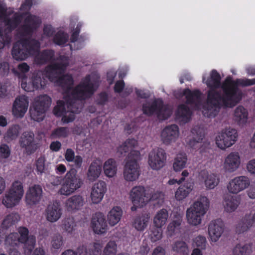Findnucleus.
Here are the masks:
<instances>
[{
  "instance_id": "e2e57ef3",
  "label": "nucleus",
  "mask_w": 255,
  "mask_h": 255,
  "mask_svg": "<svg viewBox=\"0 0 255 255\" xmlns=\"http://www.w3.org/2000/svg\"><path fill=\"white\" fill-rule=\"evenodd\" d=\"M29 69L30 67L26 63L23 62L18 65L17 71L15 73L21 79V82H22L23 78L26 77L25 76V74L27 73L29 71Z\"/></svg>"
},
{
  "instance_id": "79ce46f5",
  "label": "nucleus",
  "mask_w": 255,
  "mask_h": 255,
  "mask_svg": "<svg viewBox=\"0 0 255 255\" xmlns=\"http://www.w3.org/2000/svg\"><path fill=\"white\" fill-rule=\"evenodd\" d=\"M21 199L7 191L3 195L2 204L7 208H13L19 204Z\"/></svg>"
},
{
  "instance_id": "9d476101",
  "label": "nucleus",
  "mask_w": 255,
  "mask_h": 255,
  "mask_svg": "<svg viewBox=\"0 0 255 255\" xmlns=\"http://www.w3.org/2000/svg\"><path fill=\"white\" fill-rule=\"evenodd\" d=\"M140 156V153L136 151L128 156L123 171V177L126 181L133 182L138 179L140 167L137 161Z\"/></svg>"
},
{
  "instance_id": "09e8293b",
  "label": "nucleus",
  "mask_w": 255,
  "mask_h": 255,
  "mask_svg": "<svg viewBox=\"0 0 255 255\" xmlns=\"http://www.w3.org/2000/svg\"><path fill=\"white\" fill-rule=\"evenodd\" d=\"M7 191L22 199L24 195L23 185L20 181H15Z\"/></svg>"
},
{
  "instance_id": "ddd939ff",
  "label": "nucleus",
  "mask_w": 255,
  "mask_h": 255,
  "mask_svg": "<svg viewBox=\"0 0 255 255\" xmlns=\"http://www.w3.org/2000/svg\"><path fill=\"white\" fill-rule=\"evenodd\" d=\"M129 198L133 205L131 210L135 211L137 208L144 206L149 202L148 190L141 186H135L129 192Z\"/></svg>"
},
{
  "instance_id": "338daca9",
  "label": "nucleus",
  "mask_w": 255,
  "mask_h": 255,
  "mask_svg": "<svg viewBox=\"0 0 255 255\" xmlns=\"http://www.w3.org/2000/svg\"><path fill=\"white\" fill-rule=\"evenodd\" d=\"M246 169L250 174L255 176V158L250 160L247 163Z\"/></svg>"
},
{
  "instance_id": "4be33fe9",
  "label": "nucleus",
  "mask_w": 255,
  "mask_h": 255,
  "mask_svg": "<svg viewBox=\"0 0 255 255\" xmlns=\"http://www.w3.org/2000/svg\"><path fill=\"white\" fill-rule=\"evenodd\" d=\"M91 227L95 234L102 235L108 230V225L105 216L102 213H97L93 217Z\"/></svg>"
},
{
  "instance_id": "5fc2aeb1",
  "label": "nucleus",
  "mask_w": 255,
  "mask_h": 255,
  "mask_svg": "<svg viewBox=\"0 0 255 255\" xmlns=\"http://www.w3.org/2000/svg\"><path fill=\"white\" fill-rule=\"evenodd\" d=\"M69 133V130L67 128L59 127L52 131L51 136L53 138H65L68 136Z\"/></svg>"
},
{
  "instance_id": "a211bd4d",
  "label": "nucleus",
  "mask_w": 255,
  "mask_h": 255,
  "mask_svg": "<svg viewBox=\"0 0 255 255\" xmlns=\"http://www.w3.org/2000/svg\"><path fill=\"white\" fill-rule=\"evenodd\" d=\"M224 232V223L220 220L211 221L208 227L209 240L212 243H217Z\"/></svg>"
},
{
  "instance_id": "f257e3e1",
  "label": "nucleus",
  "mask_w": 255,
  "mask_h": 255,
  "mask_svg": "<svg viewBox=\"0 0 255 255\" xmlns=\"http://www.w3.org/2000/svg\"><path fill=\"white\" fill-rule=\"evenodd\" d=\"M68 64V57L60 56L44 71L34 72L30 79L23 78L21 83L22 88L27 92L43 88L46 84L45 78L60 86L63 100L57 101V105L53 109V113L57 117H62V121L64 123H69L74 120L75 114L79 113L82 108L81 100L92 95L100 83L99 74L93 73L83 78L74 89V80L71 75L61 76Z\"/></svg>"
},
{
  "instance_id": "13d9d810",
  "label": "nucleus",
  "mask_w": 255,
  "mask_h": 255,
  "mask_svg": "<svg viewBox=\"0 0 255 255\" xmlns=\"http://www.w3.org/2000/svg\"><path fill=\"white\" fill-rule=\"evenodd\" d=\"M35 166L38 174L45 173L48 170V165L45 163V159L44 157H40L36 160Z\"/></svg>"
},
{
  "instance_id": "69168bd1",
  "label": "nucleus",
  "mask_w": 255,
  "mask_h": 255,
  "mask_svg": "<svg viewBox=\"0 0 255 255\" xmlns=\"http://www.w3.org/2000/svg\"><path fill=\"white\" fill-rule=\"evenodd\" d=\"M10 154V149L8 145L6 144L0 145V157L2 158H8Z\"/></svg>"
},
{
  "instance_id": "e433bc0d",
  "label": "nucleus",
  "mask_w": 255,
  "mask_h": 255,
  "mask_svg": "<svg viewBox=\"0 0 255 255\" xmlns=\"http://www.w3.org/2000/svg\"><path fill=\"white\" fill-rule=\"evenodd\" d=\"M168 218V213L165 209L158 211L153 218V224L154 227L162 228L166 223Z\"/></svg>"
},
{
  "instance_id": "a878e982",
  "label": "nucleus",
  "mask_w": 255,
  "mask_h": 255,
  "mask_svg": "<svg viewBox=\"0 0 255 255\" xmlns=\"http://www.w3.org/2000/svg\"><path fill=\"white\" fill-rule=\"evenodd\" d=\"M62 214L60 205L58 202L50 204L45 210V216L46 220L51 223L57 222Z\"/></svg>"
},
{
  "instance_id": "473e14b6",
  "label": "nucleus",
  "mask_w": 255,
  "mask_h": 255,
  "mask_svg": "<svg viewBox=\"0 0 255 255\" xmlns=\"http://www.w3.org/2000/svg\"><path fill=\"white\" fill-rule=\"evenodd\" d=\"M150 217L148 214L136 216L133 220L132 226L138 232L143 231L148 226Z\"/></svg>"
},
{
  "instance_id": "de8ad7c7",
  "label": "nucleus",
  "mask_w": 255,
  "mask_h": 255,
  "mask_svg": "<svg viewBox=\"0 0 255 255\" xmlns=\"http://www.w3.org/2000/svg\"><path fill=\"white\" fill-rule=\"evenodd\" d=\"M103 248L102 242L96 241L90 244L87 247L86 255H101Z\"/></svg>"
},
{
  "instance_id": "6e6552de",
  "label": "nucleus",
  "mask_w": 255,
  "mask_h": 255,
  "mask_svg": "<svg viewBox=\"0 0 255 255\" xmlns=\"http://www.w3.org/2000/svg\"><path fill=\"white\" fill-rule=\"evenodd\" d=\"M17 231L10 233L6 237L5 244L12 247L17 246L19 243L23 244L25 250L30 252L35 247V237L33 235L29 236L28 230L25 227H20Z\"/></svg>"
},
{
  "instance_id": "49530a36",
  "label": "nucleus",
  "mask_w": 255,
  "mask_h": 255,
  "mask_svg": "<svg viewBox=\"0 0 255 255\" xmlns=\"http://www.w3.org/2000/svg\"><path fill=\"white\" fill-rule=\"evenodd\" d=\"M193 189L191 183H187L180 186L175 193V198L177 200L181 201L186 198Z\"/></svg>"
},
{
  "instance_id": "a19ab883",
  "label": "nucleus",
  "mask_w": 255,
  "mask_h": 255,
  "mask_svg": "<svg viewBox=\"0 0 255 255\" xmlns=\"http://www.w3.org/2000/svg\"><path fill=\"white\" fill-rule=\"evenodd\" d=\"M21 199L7 191L3 195L2 204L7 208H13L19 204Z\"/></svg>"
},
{
  "instance_id": "1a4fd4ad",
  "label": "nucleus",
  "mask_w": 255,
  "mask_h": 255,
  "mask_svg": "<svg viewBox=\"0 0 255 255\" xmlns=\"http://www.w3.org/2000/svg\"><path fill=\"white\" fill-rule=\"evenodd\" d=\"M83 184L82 179L74 169L69 170L64 176L58 193L61 195L69 196L80 188Z\"/></svg>"
},
{
  "instance_id": "39448f33",
  "label": "nucleus",
  "mask_w": 255,
  "mask_h": 255,
  "mask_svg": "<svg viewBox=\"0 0 255 255\" xmlns=\"http://www.w3.org/2000/svg\"><path fill=\"white\" fill-rule=\"evenodd\" d=\"M0 22L5 28L0 27V50L10 44L11 40L10 32L20 22V17L11 8L6 9L5 5L0 2Z\"/></svg>"
},
{
  "instance_id": "4c0bfd02",
  "label": "nucleus",
  "mask_w": 255,
  "mask_h": 255,
  "mask_svg": "<svg viewBox=\"0 0 255 255\" xmlns=\"http://www.w3.org/2000/svg\"><path fill=\"white\" fill-rule=\"evenodd\" d=\"M83 24L82 22H78V19L76 17L71 18L69 27L72 31L71 38L72 42H76L77 43L80 42V39H78V36Z\"/></svg>"
},
{
  "instance_id": "f704fd0d",
  "label": "nucleus",
  "mask_w": 255,
  "mask_h": 255,
  "mask_svg": "<svg viewBox=\"0 0 255 255\" xmlns=\"http://www.w3.org/2000/svg\"><path fill=\"white\" fill-rule=\"evenodd\" d=\"M123 215L122 209L118 206L113 207L107 214V220L109 225L114 226L121 220Z\"/></svg>"
},
{
  "instance_id": "7c9ffc66",
  "label": "nucleus",
  "mask_w": 255,
  "mask_h": 255,
  "mask_svg": "<svg viewBox=\"0 0 255 255\" xmlns=\"http://www.w3.org/2000/svg\"><path fill=\"white\" fill-rule=\"evenodd\" d=\"M202 180L206 188L208 190L214 189L220 182L218 175L213 173L204 172L202 175Z\"/></svg>"
},
{
  "instance_id": "b1692460",
  "label": "nucleus",
  "mask_w": 255,
  "mask_h": 255,
  "mask_svg": "<svg viewBox=\"0 0 255 255\" xmlns=\"http://www.w3.org/2000/svg\"><path fill=\"white\" fill-rule=\"evenodd\" d=\"M42 190L40 186L34 185L30 186L25 195L26 203L32 206L38 204L42 197Z\"/></svg>"
},
{
  "instance_id": "bb28decb",
  "label": "nucleus",
  "mask_w": 255,
  "mask_h": 255,
  "mask_svg": "<svg viewBox=\"0 0 255 255\" xmlns=\"http://www.w3.org/2000/svg\"><path fill=\"white\" fill-rule=\"evenodd\" d=\"M183 215L179 213L173 214L171 222L168 224L166 233L168 236L172 237L181 232Z\"/></svg>"
},
{
  "instance_id": "052dcab7",
  "label": "nucleus",
  "mask_w": 255,
  "mask_h": 255,
  "mask_svg": "<svg viewBox=\"0 0 255 255\" xmlns=\"http://www.w3.org/2000/svg\"><path fill=\"white\" fill-rule=\"evenodd\" d=\"M149 201H157L158 204H162L164 200V194L159 191H153L151 190L148 189Z\"/></svg>"
},
{
  "instance_id": "864d4df0",
  "label": "nucleus",
  "mask_w": 255,
  "mask_h": 255,
  "mask_svg": "<svg viewBox=\"0 0 255 255\" xmlns=\"http://www.w3.org/2000/svg\"><path fill=\"white\" fill-rule=\"evenodd\" d=\"M69 40V35L62 30H59L55 35L53 42L60 46L64 45Z\"/></svg>"
},
{
  "instance_id": "c85d7f7f",
  "label": "nucleus",
  "mask_w": 255,
  "mask_h": 255,
  "mask_svg": "<svg viewBox=\"0 0 255 255\" xmlns=\"http://www.w3.org/2000/svg\"><path fill=\"white\" fill-rule=\"evenodd\" d=\"M139 145L136 140L133 138L127 139L122 145L117 148V153L119 155H123L127 152H129L128 156H130L131 153L135 151L140 152Z\"/></svg>"
},
{
  "instance_id": "a18cd8bd",
  "label": "nucleus",
  "mask_w": 255,
  "mask_h": 255,
  "mask_svg": "<svg viewBox=\"0 0 255 255\" xmlns=\"http://www.w3.org/2000/svg\"><path fill=\"white\" fill-rule=\"evenodd\" d=\"M66 160L68 162H73L76 168H80L83 163V158L80 155H75L71 148H67L64 154Z\"/></svg>"
},
{
  "instance_id": "7ed1b4c3",
  "label": "nucleus",
  "mask_w": 255,
  "mask_h": 255,
  "mask_svg": "<svg viewBox=\"0 0 255 255\" xmlns=\"http://www.w3.org/2000/svg\"><path fill=\"white\" fill-rule=\"evenodd\" d=\"M221 76L216 70H212L208 75L204 74L202 77V82L210 88L207 92L206 103H202V96L203 94L198 90L193 91L189 89H179L174 92L175 97L181 100H186V102L192 105L196 109L202 111L203 114L209 118L215 117L219 112L220 109L225 108L223 104L216 106L213 102H210L209 99V92L211 90L220 93L221 97L224 96V92L222 90Z\"/></svg>"
},
{
  "instance_id": "c9c22d12",
  "label": "nucleus",
  "mask_w": 255,
  "mask_h": 255,
  "mask_svg": "<svg viewBox=\"0 0 255 255\" xmlns=\"http://www.w3.org/2000/svg\"><path fill=\"white\" fill-rule=\"evenodd\" d=\"M105 175L108 178L115 177L117 173V163L113 159H109L105 162L103 165Z\"/></svg>"
},
{
  "instance_id": "aec40b11",
  "label": "nucleus",
  "mask_w": 255,
  "mask_h": 255,
  "mask_svg": "<svg viewBox=\"0 0 255 255\" xmlns=\"http://www.w3.org/2000/svg\"><path fill=\"white\" fill-rule=\"evenodd\" d=\"M179 128L176 125L166 127L161 133V139L166 145H170L174 143L179 138Z\"/></svg>"
},
{
  "instance_id": "72a5a7b5",
  "label": "nucleus",
  "mask_w": 255,
  "mask_h": 255,
  "mask_svg": "<svg viewBox=\"0 0 255 255\" xmlns=\"http://www.w3.org/2000/svg\"><path fill=\"white\" fill-rule=\"evenodd\" d=\"M40 46L34 55V62L37 65H42L49 61L53 58L54 56V52L52 50H45L41 52H39Z\"/></svg>"
},
{
  "instance_id": "2f4dec72",
  "label": "nucleus",
  "mask_w": 255,
  "mask_h": 255,
  "mask_svg": "<svg viewBox=\"0 0 255 255\" xmlns=\"http://www.w3.org/2000/svg\"><path fill=\"white\" fill-rule=\"evenodd\" d=\"M176 118L180 123L185 124L189 121L191 113L189 108L185 104L179 105L175 112Z\"/></svg>"
},
{
  "instance_id": "cd10ccee",
  "label": "nucleus",
  "mask_w": 255,
  "mask_h": 255,
  "mask_svg": "<svg viewBox=\"0 0 255 255\" xmlns=\"http://www.w3.org/2000/svg\"><path fill=\"white\" fill-rule=\"evenodd\" d=\"M254 226H255V210H252L245 214L238 224L237 229L239 233H243Z\"/></svg>"
},
{
  "instance_id": "2eb2a0df",
  "label": "nucleus",
  "mask_w": 255,
  "mask_h": 255,
  "mask_svg": "<svg viewBox=\"0 0 255 255\" xmlns=\"http://www.w3.org/2000/svg\"><path fill=\"white\" fill-rule=\"evenodd\" d=\"M166 161V152L163 149L156 148L149 153L148 164L152 169L160 170L164 166Z\"/></svg>"
},
{
  "instance_id": "8fccbe9b",
  "label": "nucleus",
  "mask_w": 255,
  "mask_h": 255,
  "mask_svg": "<svg viewBox=\"0 0 255 255\" xmlns=\"http://www.w3.org/2000/svg\"><path fill=\"white\" fill-rule=\"evenodd\" d=\"M253 252L252 244L244 245H238L233 250L234 255H250Z\"/></svg>"
},
{
  "instance_id": "5701e85b",
  "label": "nucleus",
  "mask_w": 255,
  "mask_h": 255,
  "mask_svg": "<svg viewBox=\"0 0 255 255\" xmlns=\"http://www.w3.org/2000/svg\"><path fill=\"white\" fill-rule=\"evenodd\" d=\"M19 143L28 154L34 152L35 149L34 133L31 131L23 132L19 138Z\"/></svg>"
},
{
  "instance_id": "393cba45",
  "label": "nucleus",
  "mask_w": 255,
  "mask_h": 255,
  "mask_svg": "<svg viewBox=\"0 0 255 255\" xmlns=\"http://www.w3.org/2000/svg\"><path fill=\"white\" fill-rule=\"evenodd\" d=\"M85 203L83 196L80 195H75L65 201L64 207L69 212H75L81 210Z\"/></svg>"
},
{
  "instance_id": "0e129e2a",
  "label": "nucleus",
  "mask_w": 255,
  "mask_h": 255,
  "mask_svg": "<svg viewBox=\"0 0 255 255\" xmlns=\"http://www.w3.org/2000/svg\"><path fill=\"white\" fill-rule=\"evenodd\" d=\"M162 228L153 227L151 230L150 237L152 242H156L160 240L162 237Z\"/></svg>"
},
{
  "instance_id": "9b49d317",
  "label": "nucleus",
  "mask_w": 255,
  "mask_h": 255,
  "mask_svg": "<svg viewBox=\"0 0 255 255\" xmlns=\"http://www.w3.org/2000/svg\"><path fill=\"white\" fill-rule=\"evenodd\" d=\"M51 104V99L46 95L36 97L30 108V114L34 121L40 122L43 120L45 112Z\"/></svg>"
},
{
  "instance_id": "603ef678",
  "label": "nucleus",
  "mask_w": 255,
  "mask_h": 255,
  "mask_svg": "<svg viewBox=\"0 0 255 255\" xmlns=\"http://www.w3.org/2000/svg\"><path fill=\"white\" fill-rule=\"evenodd\" d=\"M172 250L177 253L185 255L189 252V248L186 242L183 241H177L172 246Z\"/></svg>"
},
{
  "instance_id": "423d86ee",
  "label": "nucleus",
  "mask_w": 255,
  "mask_h": 255,
  "mask_svg": "<svg viewBox=\"0 0 255 255\" xmlns=\"http://www.w3.org/2000/svg\"><path fill=\"white\" fill-rule=\"evenodd\" d=\"M210 205L208 198L205 196L199 197L186 211V220L187 224L191 227H198L202 223L205 215L207 213Z\"/></svg>"
},
{
  "instance_id": "6e6d98bb",
  "label": "nucleus",
  "mask_w": 255,
  "mask_h": 255,
  "mask_svg": "<svg viewBox=\"0 0 255 255\" xmlns=\"http://www.w3.org/2000/svg\"><path fill=\"white\" fill-rule=\"evenodd\" d=\"M64 240L63 236L60 233L53 235L51 241V246L54 249H59L63 246Z\"/></svg>"
},
{
  "instance_id": "c03bdc74",
  "label": "nucleus",
  "mask_w": 255,
  "mask_h": 255,
  "mask_svg": "<svg viewBox=\"0 0 255 255\" xmlns=\"http://www.w3.org/2000/svg\"><path fill=\"white\" fill-rule=\"evenodd\" d=\"M21 131V128L18 125H13L10 126L5 132L3 135L4 140L9 142L16 140L18 137Z\"/></svg>"
},
{
  "instance_id": "f3484780",
  "label": "nucleus",
  "mask_w": 255,
  "mask_h": 255,
  "mask_svg": "<svg viewBox=\"0 0 255 255\" xmlns=\"http://www.w3.org/2000/svg\"><path fill=\"white\" fill-rule=\"evenodd\" d=\"M29 106L28 97L24 95L18 96L15 99L12 107V114L16 118H21L26 113Z\"/></svg>"
},
{
  "instance_id": "f8f14e48",
  "label": "nucleus",
  "mask_w": 255,
  "mask_h": 255,
  "mask_svg": "<svg viewBox=\"0 0 255 255\" xmlns=\"http://www.w3.org/2000/svg\"><path fill=\"white\" fill-rule=\"evenodd\" d=\"M237 138L238 133L236 129L226 128L218 133L215 137V143L219 148L225 150L235 144Z\"/></svg>"
},
{
  "instance_id": "ea45409f",
  "label": "nucleus",
  "mask_w": 255,
  "mask_h": 255,
  "mask_svg": "<svg viewBox=\"0 0 255 255\" xmlns=\"http://www.w3.org/2000/svg\"><path fill=\"white\" fill-rule=\"evenodd\" d=\"M187 156L185 153H178L175 157L172 168L175 172H180L186 166L187 162Z\"/></svg>"
},
{
  "instance_id": "6ab92c4d",
  "label": "nucleus",
  "mask_w": 255,
  "mask_h": 255,
  "mask_svg": "<svg viewBox=\"0 0 255 255\" xmlns=\"http://www.w3.org/2000/svg\"><path fill=\"white\" fill-rule=\"evenodd\" d=\"M107 187L106 182L99 180L93 184L90 193V199L92 204H98L103 200L107 192Z\"/></svg>"
},
{
  "instance_id": "0eeeda50",
  "label": "nucleus",
  "mask_w": 255,
  "mask_h": 255,
  "mask_svg": "<svg viewBox=\"0 0 255 255\" xmlns=\"http://www.w3.org/2000/svg\"><path fill=\"white\" fill-rule=\"evenodd\" d=\"M143 113L149 116L155 115L160 120L169 118L173 113L171 106L164 105L161 99H151L142 105Z\"/></svg>"
},
{
  "instance_id": "dca6fc26",
  "label": "nucleus",
  "mask_w": 255,
  "mask_h": 255,
  "mask_svg": "<svg viewBox=\"0 0 255 255\" xmlns=\"http://www.w3.org/2000/svg\"><path fill=\"white\" fill-rule=\"evenodd\" d=\"M241 164V156L237 151H232L225 157L223 162L224 170L227 173H231L236 171Z\"/></svg>"
},
{
  "instance_id": "412c9836",
  "label": "nucleus",
  "mask_w": 255,
  "mask_h": 255,
  "mask_svg": "<svg viewBox=\"0 0 255 255\" xmlns=\"http://www.w3.org/2000/svg\"><path fill=\"white\" fill-rule=\"evenodd\" d=\"M205 135L203 128L196 126L193 127L186 140L187 145L191 148L196 149L199 143L203 140Z\"/></svg>"
},
{
  "instance_id": "774afa93",
  "label": "nucleus",
  "mask_w": 255,
  "mask_h": 255,
  "mask_svg": "<svg viewBox=\"0 0 255 255\" xmlns=\"http://www.w3.org/2000/svg\"><path fill=\"white\" fill-rule=\"evenodd\" d=\"M55 32L54 28L51 24H45L43 28V36L49 37Z\"/></svg>"
},
{
  "instance_id": "58836bf2",
  "label": "nucleus",
  "mask_w": 255,
  "mask_h": 255,
  "mask_svg": "<svg viewBox=\"0 0 255 255\" xmlns=\"http://www.w3.org/2000/svg\"><path fill=\"white\" fill-rule=\"evenodd\" d=\"M101 172V165L97 162H93L87 171V179L90 182H94L100 177Z\"/></svg>"
},
{
  "instance_id": "c756f323",
  "label": "nucleus",
  "mask_w": 255,
  "mask_h": 255,
  "mask_svg": "<svg viewBox=\"0 0 255 255\" xmlns=\"http://www.w3.org/2000/svg\"><path fill=\"white\" fill-rule=\"evenodd\" d=\"M232 118L233 121L237 125L244 126L247 123L248 121V111L243 106H239L234 110Z\"/></svg>"
},
{
  "instance_id": "680f3d73",
  "label": "nucleus",
  "mask_w": 255,
  "mask_h": 255,
  "mask_svg": "<svg viewBox=\"0 0 255 255\" xmlns=\"http://www.w3.org/2000/svg\"><path fill=\"white\" fill-rule=\"evenodd\" d=\"M207 240L205 236L198 235L194 238L193 246L201 250H204L206 248Z\"/></svg>"
},
{
  "instance_id": "20e7f679",
  "label": "nucleus",
  "mask_w": 255,
  "mask_h": 255,
  "mask_svg": "<svg viewBox=\"0 0 255 255\" xmlns=\"http://www.w3.org/2000/svg\"><path fill=\"white\" fill-rule=\"evenodd\" d=\"M255 85V79L240 78L235 80L229 76L226 77L222 84L224 96L222 98L220 93L213 90L209 92V100L215 105L223 104L225 108H231L242 100L243 93L239 86L247 87Z\"/></svg>"
},
{
  "instance_id": "3c124183",
  "label": "nucleus",
  "mask_w": 255,
  "mask_h": 255,
  "mask_svg": "<svg viewBox=\"0 0 255 255\" xmlns=\"http://www.w3.org/2000/svg\"><path fill=\"white\" fill-rule=\"evenodd\" d=\"M20 220V217L17 213H11L5 217L2 222L1 227L7 229L17 223Z\"/></svg>"
},
{
  "instance_id": "bf43d9fd",
  "label": "nucleus",
  "mask_w": 255,
  "mask_h": 255,
  "mask_svg": "<svg viewBox=\"0 0 255 255\" xmlns=\"http://www.w3.org/2000/svg\"><path fill=\"white\" fill-rule=\"evenodd\" d=\"M75 223L73 218H66L62 221V228L68 233H72L75 230Z\"/></svg>"
},
{
  "instance_id": "f03ea898",
  "label": "nucleus",
  "mask_w": 255,
  "mask_h": 255,
  "mask_svg": "<svg viewBox=\"0 0 255 255\" xmlns=\"http://www.w3.org/2000/svg\"><path fill=\"white\" fill-rule=\"evenodd\" d=\"M32 4V0H25L20 8L19 13H17L20 20L25 17L22 25L17 29L16 38L18 40L14 44L11 51L12 57L17 61L24 60L35 54L39 47V43L37 40L28 39L41 23L39 17L27 13Z\"/></svg>"
},
{
  "instance_id": "4d7b16f0",
  "label": "nucleus",
  "mask_w": 255,
  "mask_h": 255,
  "mask_svg": "<svg viewBox=\"0 0 255 255\" xmlns=\"http://www.w3.org/2000/svg\"><path fill=\"white\" fill-rule=\"evenodd\" d=\"M117 252V245L115 241H110L105 246L103 255H116Z\"/></svg>"
},
{
  "instance_id": "4468645a",
  "label": "nucleus",
  "mask_w": 255,
  "mask_h": 255,
  "mask_svg": "<svg viewBox=\"0 0 255 255\" xmlns=\"http://www.w3.org/2000/svg\"><path fill=\"white\" fill-rule=\"evenodd\" d=\"M251 185V179L246 175L236 176L229 181L227 184L228 191L237 194L248 188Z\"/></svg>"
},
{
  "instance_id": "37998d69",
  "label": "nucleus",
  "mask_w": 255,
  "mask_h": 255,
  "mask_svg": "<svg viewBox=\"0 0 255 255\" xmlns=\"http://www.w3.org/2000/svg\"><path fill=\"white\" fill-rule=\"evenodd\" d=\"M240 205V201L236 196H230L224 199L223 206L224 211L231 213L235 212Z\"/></svg>"
}]
</instances>
